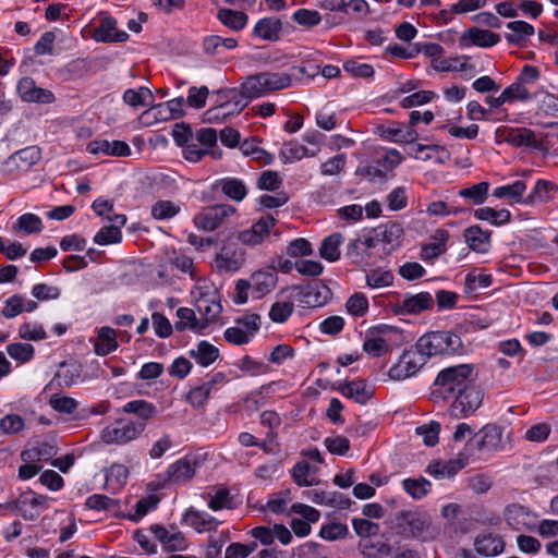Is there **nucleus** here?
Segmentation results:
<instances>
[{
	"label": "nucleus",
	"mask_w": 558,
	"mask_h": 558,
	"mask_svg": "<svg viewBox=\"0 0 558 558\" xmlns=\"http://www.w3.org/2000/svg\"><path fill=\"white\" fill-rule=\"evenodd\" d=\"M474 365L458 364L441 369L433 384L434 400L453 399L449 414L454 417H468L483 402L484 391L474 383Z\"/></svg>",
	"instance_id": "f257e3e1"
},
{
	"label": "nucleus",
	"mask_w": 558,
	"mask_h": 558,
	"mask_svg": "<svg viewBox=\"0 0 558 558\" xmlns=\"http://www.w3.org/2000/svg\"><path fill=\"white\" fill-rule=\"evenodd\" d=\"M430 525V517L417 511L402 510L395 518V529L404 538L429 542L435 537L429 533Z\"/></svg>",
	"instance_id": "f03ea898"
},
{
	"label": "nucleus",
	"mask_w": 558,
	"mask_h": 558,
	"mask_svg": "<svg viewBox=\"0 0 558 558\" xmlns=\"http://www.w3.org/2000/svg\"><path fill=\"white\" fill-rule=\"evenodd\" d=\"M292 289L298 291L296 300L304 307H320L326 305L332 298V291L320 279H312L306 284H296Z\"/></svg>",
	"instance_id": "7ed1b4c3"
},
{
	"label": "nucleus",
	"mask_w": 558,
	"mask_h": 558,
	"mask_svg": "<svg viewBox=\"0 0 558 558\" xmlns=\"http://www.w3.org/2000/svg\"><path fill=\"white\" fill-rule=\"evenodd\" d=\"M426 362V356L417 350L415 344L410 349L403 350L398 362L390 367L388 375L393 380L407 379L414 376Z\"/></svg>",
	"instance_id": "20e7f679"
},
{
	"label": "nucleus",
	"mask_w": 558,
	"mask_h": 558,
	"mask_svg": "<svg viewBox=\"0 0 558 558\" xmlns=\"http://www.w3.org/2000/svg\"><path fill=\"white\" fill-rule=\"evenodd\" d=\"M498 142H506L513 147H526L535 150H543V142L536 140L535 133L527 128L502 126L496 130Z\"/></svg>",
	"instance_id": "39448f33"
},
{
	"label": "nucleus",
	"mask_w": 558,
	"mask_h": 558,
	"mask_svg": "<svg viewBox=\"0 0 558 558\" xmlns=\"http://www.w3.org/2000/svg\"><path fill=\"white\" fill-rule=\"evenodd\" d=\"M142 434V425H133L126 418H118L114 424L107 426L101 432V439L106 444L123 445L136 439Z\"/></svg>",
	"instance_id": "423d86ee"
},
{
	"label": "nucleus",
	"mask_w": 558,
	"mask_h": 558,
	"mask_svg": "<svg viewBox=\"0 0 558 558\" xmlns=\"http://www.w3.org/2000/svg\"><path fill=\"white\" fill-rule=\"evenodd\" d=\"M400 542L381 535L359 542V550L364 558H393Z\"/></svg>",
	"instance_id": "0eeeda50"
},
{
	"label": "nucleus",
	"mask_w": 558,
	"mask_h": 558,
	"mask_svg": "<svg viewBox=\"0 0 558 558\" xmlns=\"http://www.w3.org/2000/svg\"><path fill=\"white\" fill-rule=\"evenodd\" d=\"M435 301L427 291L405 295L401 303H390L389 308L395 315H420L434 308Z\"/></svg>",
	"instance_id": "6e6552de"
},
{
	"label": "nucleus",
	"mask_w": 558,
	"mask_h": 558,
	"mask_svg": "<svg viewBox=\"0 0 558 558\" xmlns=\"http://www.w3.org/2000/svg\"><path fill=\"white\" fill-rule=\"evenodd\" d=\"M234 213L235 208L232 205L219 204L208 206L194 217V223L198 229L214 231L222 223L225 218Z\"/></svg>",
	"instance_id": "1a4fd4ad"
},
{
	"label": "nucleus",
	"mask_w": 558,
	"mask_h": 558,
	"mask_svg": "<svg viewBox=\"0 0 558 558\" xmlns=\"http://www.w3.org/2000/svg\"><path fill=\"white\" fill-rule=\"evenodd\" d=\"M117 24L116 17L101 13L98 26L93 29L92 38L101 44L125 43L130 35L125 31L118 29Z\"/></svg>",
	"instance_id": "9d476101"
},
{
	"label": "nucleus",
	"mask_w": 558,
	"mask_h": 558,
	"mask_svg": "<svg viewBox=\"0 0 558 558\" xmlns=\"http://www.w3.org/2000/svg\"><path fill=\"white\" fill-rule=\"evenodd\" d=\"M118 412L133 415L135 420L130 418L129 421L136 426L141 424L142 433L145 430L148 421L156 417L158 414L157 407L153 402L144 399L131 400L119 409Z\"/></svg>",
	"instance_id": "9b49d317"
},
{
	"label": "nucleus",
	"mask_w": 558,
	"mask_h": 558,
	"mask_svg": "<svg viewBox=\"0 0 558 558\" xmlns=\"http://www.w3.org/2000/svg\"><path fill=\"white\" fill-rule=\"evenodd\" d=\"M248 281H251L253 298L256 300L263 299L265 295L269 294L278 283L276 266L270 265L266 269L254 271Z\"/></svg>",
	"instance_id": "f8f14e48"
},
{
	"label": "nucleus",
	"mask_w": 558,
	"mask_h": 558,
	"mask_svg": "<svg viewBox=\"0 0 558 558\" xmlns=\"http://www.w3.org/2000/svg\"><path fill=\"white\" fill-rule=\"evenodd\" d=\"M331 389L362 405L366 404L374 396V390L367 388L365 379L337 381L331 386Z\"/></svg>",
	"instance_id": "ddd939ff"
},
{
	"label": "nucleus",
	"mask_w": 558,
	"mask_h": 558,
	"mask_svg": "<svg viewBox=\"0 0 558 558\" xmlns=\"http://www.w3.org/2000/svg\"><path fill=\"white\" fill-rule=\"evenodd\" d=\"M277 220L272 215L260 217L248 230L240 232L239 240L246 245H257L269 234L270 229L275 227Z\"/></svg>",
	"instance_id": "4468645a"
},
{
	"label": "nucleus",
	"mask_w": 558,
	"mask_h": 558,
	"mask_svg": "<svg viewBox=\"0 0 558 558\" xmlns=\"http://www.w3.org/2000/svg\"><path fill=\"white\" fill-rule=\"evenodd\" d=\"M500 41V35L487 29L477 27L468 28L459 38L460 47L477 46L481 48H490Z\"/></svg>",
	"instance_id": "2eb2a0df"
},
{
	"label": "nucleus",
	"mask_w": 558,
	"mask_h": 558,
	"mask_svg": "<svg viewBox=\"0 0 558 558\" xmlns=\"http://www.w3.org/2000/svg\"><path fill=\"white\" fill-rule=\"evenodd\" d=\"M502 536L492 532H482L474 538L475 551L484 557H496L505 550Z\"/></svg>",
	"instance_id": "dca6fc26"
},
{
	"label": "nucleus",
	"mask_w": 558,
	"mask_h": 558,
	"mask_svg": "<svg viewBox=\"0 0 558 558\" xmlns=\"http://www.w3.org/2000/svg\"><path fill=\"white\" fill-rule=\"evenodd\" d=\"M197 461L195 458L184 457L171 463L166 470V481L169 483H182L194 477Z\"/></svg>",
	"instance_id": "f3484780"
},
{
	"label": "nucleus",
	"mask_w": 558,
	"mask_h": 558,
	"mask_svg": "<svg viewBox=\"0 0 558 558\" xmlns=\"http://www.w3.org/2000/svg\"><path fill=\"white\" fill-rule=\"evenodd\" d=\"M474 438H476L475 446L478 451H496L502 448V428L497 424H486L474 435Z\"/></svg>",
	"instance_id": "a211bd4d"
},
{
	"label": "nucleus",
	"mask_w": 558,
	"mask_h": 558,
	"mask_svg": "<svg viewBox=\"0 0 558 558\" xmlns=\"http://www.w3.org/2000/svg\"><path fill=\"white\" fill-rule=\"evenodd\" d=\"M86 149L93 155L104 154L114 157H128L131 155L130 146L123 141L95 140L87 144Z\"/></svg>",
	"instance_id": "6ab92c4d"
},
{
	"label": "nucleus",
	"mask_w": 558,
	"mask_h": 558,
	"mask_svg": "<svg viewBox=\"0 0 558 558\" xmlns=\"http://www.w3.org/2000/svg\"><path fill=\"white\" fill-rule=\"evenodd\" d=\"M442 337L440 330L428 331L417 339L416 348L426 359L436 355H447Z\"/></svg>",
	"instance_id": "aec40b11"
},
{
	"label": "nucleus",
	"mask_w": 558,
	"mask_h": 558,
	"mask_svg": "<svg viewBox=\"0 0 558 558\" xmlns=\"http://www.w3.org/2000/svg\"><path fill=\"white\" fill-rule=\"evenodd\" d=\"M283 24L280 19L269 16L260 19L253 28V36L267 41H277L280 39V33Z\"/></svg>",
	"instance_id": "412c9836"
},
{
	"label": "nucleus",
	"mask_w": 558,
	"mask_h": 558,
	"mask_svg": "<svg viewBox=\"0 0 558 558\" xmlns=\"http://www.w3.org/2000/svg\"><path fill=\"white\" fill-rule=\"evenodd\" d=\"M492 231L483 230L478 225L466 228L463 232L469 247L476 253H486L490 245Z\"/></svg>",
	"instance_id": "4be33fe9"
},
{
	"label": "nucleus",
	"mask_w": 558,
	"mask_h": 558,
	"mask_svg": "<svg viewBox=\"0 0 558 558\" xmlns=\"http://www.w3.org/2000/svg\"><path fill=\"white\" fill-rule=\"evenodd\" d=\"M41 158V150L38 146H27L12 154L7 163H14L19 171H28Z\"/></svg>",
	"instance_id": "5701e85b"
},
{
	"label": "nucleus",
	"mask_w": 558,
	"mask_h": 558,
	"mask_svg": "<svg viewBox=\"0 0 558 558\" xmlns=\"http://www.w3.org/2000/svg\"><path fill=\"white\" fill-rule=\"evenodd\" d=\"M119 347L117 331L108 326L100 327L97 331V341L94 343V351L99 356H106L114 352Z\"/></svg>",
	"instance_id": "b1692460"
},
{
	"label": "nucleus",
	"mask_w": 558,
	"mask_h": 558,
	"mask_svg": "<svg viewBox=\"0 0 558 558\" xmlns=\"http://www.w3.org/2000/svg\"><path fill=\"white\" fill-rule=\"evenodd\" d=\"M217 187H220L227 197L235 202H241L247 194L244 182L238 178L219 179L213 184L214 190Z\"/></svg>",
	"instance_id": "393cba45"
},
{
	"label": "nucleus",
	"mask_w": 558,
	"mask_h": 558,
	"mask_svg": "<svg viewBox=\"0 0 558 558\" xmlns=\"http://www.w3.org/2000/svg\"><path fill=\"white\" fill-rule=\"evenodd\" d=\"M507 27L511 29L512 33H507L505 38L507 43L512 46H522L526 41V38L532 36L535 32L533 25L521 20L509 22Z\"/></svg>",
	"instance_id": "a878e982"
},
{
	"label": "nucleus",
	"mask_w": 558,
	"mask_h": 558,
	"mask_svg": "<svg viewBox=\"0 0 558 558\" xmlns=\"http://www.w3.org/2000/svg\"><path fill=\"white\" fill-rule=\"evenodd\" d=\"M189 355L202 367H208L219 357L220 353L214 344L202 340L196 349L190 350Z\"/></svg>",
	"instance_id": "bb28decb"
},
{
	"label": "nucleus",
	"mask_w": 558,
	"mask_h": 558,
	"mask_svg": "<svg viewBox=\"0 0 558 558\" xmlns=\"http://www.w3.org/2000/svg\"><path fill=\"white\" fill-rule=\"evenodd\" d=\"M342 242L343 235L340 232L326 236L322 241L319 256L329 263L337 262L340 258V245Z\"/></svg>",
	"instance_id": "cd10ccee"
},
{
	"label": "nucleus",
	"mask_w": 558,
	"mask_h": 558,
	"mask_svg": "<svg viewBox=\"0 0 558 558\" xmlns=\"http://www.w3.org/2000/svg\"><path fill=\"white\" fill-rule=\"evenodd\" d=\"M129 469L123 464L113 463L105 470L106 488L112 493L121 489L128 481Z\"/></svg>",
	"instance_id": "c85d7f7f"
},
{
	"label": "nucleus",
	"mask_w": 558,
	"mask_h": 558,
	"mask_svg": "<svg viewBox=\"0 0 558 558\" xmlns=\"http://www.w3.org/2000/svg\"><path fill=\"white\" fill-rule=\"evenodd\" d=\"M217 19L222 25L235 32L243 29L248 21L247 14L243 11H235L226 8L218 10Z\"/></svg>",
	"instance_id": "c756f323"
},
{
	"label": "nucleus",
	"mask_w": 558,
	"mask_h": 558,
	"mask_svg": "<svg viewBox=\"0 0 558 558\" xmlns=\"http://www.w3.org/2000/svg\"><path fill=\"white\" fill-rule=\"evenodd\" d=\"M265 95L288 88L292 85V76L288 73L260 72Z\"/></svg>",
	"instance_id": "7c9ffc66"
},
{
	"label": "nucleus",
	"mask_w": 558,
	"mask_h": 558,
	"mask_svg": "<svg viewBox=\"0 0 558 558\" xmlns=\"http://www.w3.org/2000/svg\"><path fill=\"white\" fill-rule=\"evenodd\" d=\"M473 214L476 219L489 221L496 227L507 225L511 221V213L508 209L496 210L492 207H481L475 209Z\"/></svg>",
	"instance_id": "2f4dec72"
},
{
	"label": "nucleus",
	"mask_w": 558,
	"mask_h": 558,
	"mask_svg": "<svg viewBox=\"0 0 558 558\" xmlns=\"http://www.w3.org/2000/svg\"><path fill=\"white\" fill-rule=\"evenodd\" d=\"M526 190V184L522 180H517L512 184L501 185L493 191V196L497 198H507L510 204L522 202V195Z\"/></svg>",
	"instance_id": "473e14b6"
},
{
	"label": "nucleus",
	"mask_w": 558,
	"mask_h": 558,
	"mask_svg": "<svg viewBox=\"0 0 558 558\" xmlns=\"http://www.w3.org/2000/svg\"><path fill=\"white\" fill-rule=\"evenodd\" d=\"M345 257L355 267H365L369 264L371 253L361 245V238L351 240L347 246Z\"/></svg>",
	"instance_id": "72a5a7b5"
},
{
	"label": "nucleus",
	"mask_w": 558,
	"mask_h": 558,
	"mask_svg": "<svg viewBox=\"0 0 558 558\" xmlns=\"http://www.w3.org/2000/svg\"><path fill=\"white\" fill-rule=\"evenodd\" d=\"M315 153H310L306 146L295 141L286 143L279 151V157L283 163H291L304 157H313Z\"/></svg>",
	"instance_id": "f704fd0d"
},
{
	"label": "nucleus",
	"mask_w": 558,
	"mask_h": 558,
	"mask_svg": "<svg viewBox=\"0 0 558 558\" xmlns=\"http://www.w3.org/2000/svg\"><path fill=\"white\" fill-rule=\"evenodd\" d=\"M201 302L205 303L204 306L197 305V311L201 313L203 317H208L214 320L222 313V305L219 299V292L216 290L214 295L210 296L208 293H201Z\"/></svg>",
	"instance_id": "c9c22d12"
},
{
	"label": "nucleus",
	"mask_w": 558,
	"mask_h": 558,
	"mask_svg": "<svg viewBox=\"0 0 558 558\" xmlns=\"http://www.w3.org/2000/svg\"><path fill=\"white\" fill-rule=\"evenodd\" d=\"M44 229L43 221L39 216L31 213L21 215L13 225V230L24 232L25 234L40 233Z\"/></svg>",
	"instance_id": "e433bc0d"
},
{
	"label": "nucleus",
	"mask_w": 558,
	"mask_h": 558,
	"mask_svg": "<svg viewBox=\"0 0 558 558\" xmlns=\"http://www.w3.org/2000/svg\"><path fill=\"white\" fill-rule=\"evenodd\" d=\"M402 487L413 499H422L425 497L432 489V483L420 476L418 478H405L402 481Z\"/></svg>",
	"instance_id": "4c0bfd02"
},
{
	"label": "nucleus",
	"mask_w": 558,
	"mask_h": 558,
	"mask_svg": "<svg viewBox=\"0 0 558 558\" xmlns=\"http://www.w3.org/2000/svg\"><path fill=\"white\" fill-rule=\"evenodd\" d=\"M229 104L228 109L222 112V118L240 114L250 104L248 98L242 93V88H229Z\"/></svg>",
	"instance_id": "58836bf2"
},
{
	"label": "nucleus",
	"mask_w": 558,
	"mask_h": 558,
	"mask_svg": "<svg viewBox=\"0 0 558 558\" xmlns=\"http://www.w3.org/2000/svg\"><path fill=\"white\" fill-rule=\"evenodd\" d=\"M489 183L482 181L472 186L461 189L459 195L463 198L470 199L474 205H482L488 197Z\"/></svg>",
	"instance_id": "ea45409f"
},
{
	"label": "nucleus",
	"mask_w": 558,
	"mask_h": 558,
	"mask_svg": "<svg viewBox=\"0 0 558 558\" xmlns=\"http://www.w3.org/2000/svg\"><path fill=\"white\" fill-rule=\"evenodd\" d=\"M146 97H149L150 100H154L153 93L148 87L142 86L137 90L129 88L123 93V101L133 107H145L149 106L150 102L146 101Z\"/></svg>",
	"instance_id": "a19ab883"
},
{
	"label": "nucleus",
	"mask_w": 558,
	"mask_h": 558,
	"mask_svg": "<svg viewBox=\"0 0 558 558\" xmlns=\"http://www.w3.org/2000/svg\"><path fill=\"white\" fill-rule=\"evenodd\" d=\"M263 85V77L260 76V73L250 75L241 84L242 93L250 101L255 98L263 97L265 96Z\"/></svg>",
	"instance_id": "79ce46f5"
},
{
	"label": "nucleus",
	"mask_w": 558,
	"mask_h": 558,
	"mask_svg": "<svg viewBox=\"0 0 558 558\" xmlns=\"http://www.w3.org/2000/svg\"><path fill=\"white\" fill-rule=\"evenodd\" d=\"M7 352L13 360L27 363L34 359L35 348L31 343L14 342L7 345Z\"/></svg>",
	"instance_id": "37998d69"
},
{
	"label": "nucleus",
	"mask_w": 558,
	"mask_h": 558,
	"mask_svg": "<svg viewBox=\"0 0 558 558\" xmlns=\"http://www.w3.org/2000/svg\"><path fill=\"white\" fill-rule=\"evenodd\" d=\"M234 365L250 376H258L262 374H266L270 371L268 364L262 361H256L250 355L242 356L241 360L236 362Z\"/></svg>",
	"instance_id": "c03bdc74"
},
{
	"label": "nucleus",
	"mask_w": 558,
	"mask_h": 558,
	"mask_svg": "<svg viewBox=\"0 0 558 558\" xmlns=\"http://www.w3.org/2000/svg\"><path fill=\"white\" fill-rule=\"evenodd\" d=\"M508 104L515 101H529L533 98L527 88L521 84L517 78L515 81L502 90Z\"/></svg>",
	"instance_id": "a18cd8bd"
},
{
	"label": "nucleus",
	"mask_w": 558,
	"mask_h": 558,
	"mask_svg": "<svg viewBox=\"0 0 558 558\" xmlns=\"http://www.w3.org/2000/svg\"><path fill=\"white\" fill-rule=\"evenodd\" d=\"M348 534V526L339 522L326 523L322 525L319 531V536L329 542L345 538Z\"/></svg>",
	"instance_id": "49530a36"
},
{
	"label": "nucleus",
	"mask_w": 558,
	"mask_h": 558,
	"mask_svg": "<svg viewBox=\"0 0 558 558\" xmlns=\"http://www.w3.org/2000/svg\"><path fill=\"white\" fill-rule=\"evenodd\" d=\"M416 434L423 436L424 445L434 447L439 441L440 424L436 421H430L428 424L417 426Z\"/></svg>",
	"instance_id": "de8ad7c7"
},
{
	"label": "nucleus",
	"mask_w": 558,
	"mask_h": 558,
	"mask_svg": "<svg viewBox=\"0 0 558 558\" xmlns=\"http://www.w3.org/2000/svg\"><path fill=\"white\" fill-rule=\"evenodd\" d=\"M444 336V347L447 355H462L465 353V347L459 335L451 330H440Z\"/></svg>",
	"instance_id": "09e8293b"
},
{
	"label": "nucleus",
	"mask_w": 558,
	"mask_h": 558,
	"mask_svg": "<svg viewBox=\"0 0 558 558\" xmlns=\"http://www.w3.org/2000/svg\"><path fill=\"white\" fill-rule=\"evenodd\" d=\"M142 119L147 120V124H151L155 122L168 121L173 118V113H170L168 106L166 102L153 105L148 110H145L142 116Z\"/></svg>",
	"instance_id": "8fccbe9b"
},
{
	"label": "nucleus",
	"mask_w": 558,
	"mask_h": 558,
	"mask_svg": "<svg viewBox=\"0 0 558 558\" xmlns=\"http://www.w3.org/2000/svg\"><path fill=\"white\" fill-rule=\"evenodd\" d=\"M345 307L352 316L363 317L368 311V300L365 294L355 292L348 299Z\"/></svg>",
	"instance_id": "3c124183"
},
{
	"label": "nucleus",
	"mask_w": 558,
	"mask_h": 558,
	"mask_svg": "<svg viewBox=\"0 0 558 558\" xmlns=\"http://www.w3.org/2000/svg\"><path fill=\"white\" fill-rule=\"evenodd\" d=\"M493 276L492 275H475L474 272H469L464 279V293L470 294L474 292L477 287L485 289L493 284Z\"/></svg>",
	"instance_id": "603ef678"
},
{
	"label": "nucleus",
	"mask_w": 558,
	"mask_h": 558,
	"mask_svg": "<svg viewBox=\"0 0 558 558\" xmlns=\"http://www.w3.org/2000/svg\"><path fill=\"white\" fill-rule=\"evenodd\" d=\"M343 70L355 78H369L374 76V68L368 63H360L357 60L350 59L343 62Z\"/></svg>",
	"instance_id": "864d4df0"
},
{
	"label": "nucleus",
	"mask_w": 558,
	"mask_h": 558,
	"mask_svg": "<svg viewBox=\"0 0 558 558\" xmlns=\"http://www.w3.org/2000/svg\"><path fill=\"white\" fill-rule=\"evenodd\" d=\"M120 501L118 499H113L107 495L94 494L89 496L85 501V507L92 510L97 511H107L114 507H118Z\"/></svg>",
	"instance_id": "5fc2aeb1"
},
{
	"label": "nucleus",
	"mask_w": 558,
	"mask_h": 558,
	"mask_svg": "<svg viewBox=\"0 0 558 558\" xmlns=\"http://www.w3.org/2000/svg\"><path fill=\"white\" fill-rule=\"evenodd\" d=\"M310 471L311 465L308 462L304 460L296 462L291 471L293 482L300 487L316 485L317 483L314 480L307 478Z\"/></svg>",
	"instance_id": "6e6d98bb"
},
{
	"label": "nucleus",
	"mask_w": 558,
	"mask_h": 558,
	"mask_svg": "<svg viewBox=\"0 0 558 558\" xmlns=\"http://www.w3.org/2000/svg\"><path fill=\"white\" fill-rule=\"evenodd\" d=\"M121 240V230L112 226L102 227L94 236V242L98 245L117 244L120 243Z\"/></svg>",
	"instance_id": "4d7b16f0"
},
{
	"label": "nucleus",
	"mask_w": 558,
	"mask_h": 558,
	"mask_svg": "<svg viewBox=\"0 0 558 558\" xmlns=\"http://www.w3.org/2000/svg\"><path fill=\"white\" fill-rule=\"evenodd\" d=\"M292 20L301 26L312 28L322 22V15L316 10L299 9L293 13Z\"/></svg>",
	"instance_id": "13d9d810"
},
{
	"label": "nucleus",
	"mask_w": 558,
	"mask_h": 558,
	"mask_svg": "<svg viewBox=\"0 0 558 558\" xmlns=\"http://www.w3.org/2000/svg\"><path fill=\"white\" fill-rule=\"evenodd\" d=\"M19 337L29 341H40L47 338V332L41 324L23 323L19 327Z\"/></svg>",
	"instance_id": "bf43d9fd"
},
{
	"label": "nucleus",
	"mask_w": 558,
	"mask_h": 558,
	"mask_svg": "<svg viewBox=\"0 0 558 558\" xmlns=\"http://www.w3.org/2000/svg\"><path fill=\"white\" fill-rule=\"evenodd\" d=\"M179 320L174 323L177 331L182 332L186 329L193 330L197 324L195 312L190 307H179L177 311Z\"/></svg>",
	"instance_id": "052dcab7"
},
{
	"label": "nucleus",
	"mask_w": 558,
	"mask_h": 558,
	"mask_svg": "<svg viewBox=\"0 0 558 558\" xmlns=\"http://www.w3.org/2000/svg\"><path fill=\"white\" fill-rule=\"evenodd\" d=\"M282 185V178L277 171L265 170L257 180V189L263 191L275 192Z\"/></svg>",
	"instance_id": "680f3d73"
},
{
	"label": "nucleus",
	"mask_w": 558,
	"mask_h": 558,
	"mask_svg": "<svg viewBox=\"0 0 558 558\" xmlns=\"http://www.w3.org/2000/svg\"><path fill=\"white\" fill-rule=\"evenodd\" d=\"M294 306L290 302H275L269 311V318L277 324L286 323L293 314Z\"/></svg>",
	"instance_id": "e2e57ef3"
},
{
	"label": "nucleus",
	"mask_w": 558,
	"mask_h": 558,
	"mask_svg": "<svg viewBox=\"0 0 558 558\" xmlns=\"http://www.w3.org/2000/svg\"><path fill=\"white\" fill-rule=\"evenodd\" d=\"M208 507L213 511H219L222 509H233L232 497L230 490L226 487L217 489L215 495L210 496Z\"/></svg>",
	"instance_id": "0e129e2a"
},
{
	"label": "nucleus",
	"mask_w": 558,
	"mask_h": 558,
	"mask_svg": "<svg viewBox=\"0 0 558 558\" xmlns=\"http://www.w3.org/2000/svg\"><path fill=\"white\" fill-rule=\"evenodd\" d=\"M436 97H437L436 93H434L432 90H420V92L413 93V94L404 97L400 101V106L404 109H409L412 107L428 104Z\"/></svg>",
	"instance_id": "69168bd1"
},
{
	"label": "nucleus",
	"mask_w": 558,
	"mask_h": 558,
	"mask_svg": "<svg viewBox=\"0 0 558 558\" xmlns=\"http://www.w3.org/2000/svg\"><path fill=\"white\" fill-rule=\"evenodd\" d=\"M180 208L170 201H158L151 207V216L157 220H165L174 217Z\"/></svg>",
	"instance_id": "338daca9"
},
{
	"label": "nucleus",
	"mask_w": 558,
	"mask_h": 558,
	"mask_svg": "<svg viewBox=\"0 0 558 558\" xmlns=\"http://www.w3.org/2000/svg\"><path fill=\"white\" fill-rule=\"evenodd\" d=\"M24 312V296L22 294H13L7 299L1 315L8 319L14 318Z\"/></svg>",
	"instance_id": "774afa93"
}]
</instances>
